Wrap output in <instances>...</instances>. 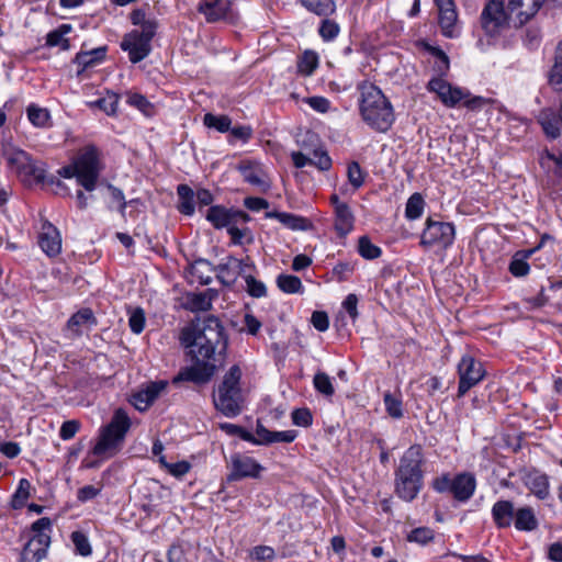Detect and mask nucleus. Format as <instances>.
<instances>
[{
    "instance_id": "9",
    "label": "nucleus",
    "mask_w": 562,
    "mask_h": 562,
    "mask_svg": "<svg viewBox=\"0 0 562 562\" xmlns=\"http://www.w3.org/2000/svg\"><path fill=\"white\" fill-rule=\"evenodd\" d=\"M510 19V13L505 10L504 0H490L481 12L480 24L484 34L494 38L509 26Z\"/></svg>"
},
{
    "instance_id": "31",
    "label": "nucleus",
    "mask_w": 562,
    "mask_h": 562,
    "mask_svg": "<svg viewBox=\"0 0 562 562\" xmlns=\"http://www.w3.org/2000/svg\"><path fill=\"white\" fill-rule=\"evenodd\" d=\"M30 154L14 147L11 144L2 145V158L5 160L8 167L18 173L23 165L29 164Z\"/></svg>"
},
{
    "instance_id": "46",
    "label": "nucleus",
    "mask_w": 562,
    "mask_h": 562,
    "mask_svg": "<svg viewBox=\"0 0 562 562\" xmlns=\"http://www.w3.org/2000/svg\"><path fill=\"white\" fill-rule=\"evenodd\" d=\"M313 383L316 391L325 396H331L335 393L329 375L324 372L316 373L314 375Z\"/></svg>"
},
{
    "instance_id": "41",
    "label": "nucleus",
    "mask_w": 562,
    "mask_h": 562,
    "mask_svg": "<svg viewBox=\"0 0 562 562\" xmlns=\"http://www.w3.org/2000/svg\"><path fill=\"white\" fill-rule=\"evenodd\" d=\"M386 413L395 419L403 417V402L401 395L386 392L383 396Z\"/></svg>"
},
{
    "instance_id": "21",
    "label": "nucleus",
    "mask_w": 562,
    "mask_h": 562,
    "mask_svg": "<svg viewBox=\"0 0 562 562\" xmlns=\"http://www.w3.org/2000/svg\"><path fill=\"white\" fill-rule=\"evenodd\" d=\"M38 245L48 257H56L61 250V237L57 227L48 221L42 224Z\"/></svg>"
},
{
    "instance_id": "34",
    "label": "nucleus",
    "mask_w": 562,
    "mask_h": 562,
    "mask_svg": "<svg viewBox=\"0 0 562 562\" xmlns=\"http://www.w3.org/2000/svg\"><path fill=\"white\" fill-rule=\"evenodd\" d=\"M548 82L555 91H562V41L558 44L553 65L548 75Z\"/></svg>"
},
{
    "instance_id": "59",
    "label": "nucleus",
    "mask_w": 562,
    "mask_h": 562,
    "mask_svg": "<svg viewBox=\"0 0 562 562\" xmlns=\"http://www.w3.org/2000/svg\"><path fill=\"white\" fill-rule=\"evenodd\" d=\"M530 267L525 259L514 258L509 263V272L517 278L529 273Z\"/></svg>"
},
{
    "instance_id": "48",
    "label": "nucleus",
    "mask_w": 562,
    "mask_h": 562,
    "mask_svg": "<svg viewBox=\"0 0 562 562\" xmlns=\"http://www.w3.org/2000/svg\"><path fill=\"white\" fill-rule=\"evenodd\" d=\"M93 104L108 115H113L117 110L119 95L116 93H108L106 97L98 99Z\"/></svg>"
},
{
    "instance_id": "8",
    "label": "nucleus",
    "mask_w": 562,
    "mask_h": 562,
    "mask_svg": "<svg viewBox=\"0 0 562 562\" xmlns=\"http://www.w3.org/2000/svg\"><path fill=\"white\" fill-rule=\"evenodd\" d=\"M78 170V184L91 192L102 171L99 149L93 145L83 147L74 158Z\"/></svg>"
},
{
    "instance_id": "11",
    "label": "nucleus",
    "mask_w": 562,
    "mask_h": 562,
    "mask_svg": "<svg viewBox=\"0 0 562 562\" xmlns=\"http://www.w3.org/2000/svg\"><path fill=\"white\" fill-rule=\"evenodd\" d=\"M459 386L458 396H464L470 389L483 380L485 371L483 364L472 356L465 355L458 364Z\"/></svg>"
},
{
    "instance_id": "27",
    "label": "nucleus",
    "mask_w": 562,
    "mask_h": 562,
    "mask_svg": "<svg viewBox=\"0 0 562 562\" xmlns=\"http://www.w3.org/2000/svg\"><path fill=\"white\" fill-rule=\"evenodd\" d=\"M266 217L276 218L292 231H308L312 228V223L308 218L292 213L270 211L266 213Z\"/></svg>"
},
{
    "instance_id": "57",
    "label": "nucleus",
    "mask_w": 562,
    "mask_h": 562,
    "mask_svg": "<svg viewBox=\"0 0 562 562\" xmlns=\"http://www.w3.org/2000/svg\"><path fill=\"white\" fill-rule=\"evenodd\" d=\"M355 267L350 262H338L333 268V276L337 279L339 282L347 281L349 276L353 272Z\"/></svg>"
},
{
    "instance_id": "33",
    "label": "nucleus",
    "mask_w": 562,
    "mask_h": 562,
    "mask_svg": "<svg viewBox=\"0 0 562 562\" xmlns=\"http://www.w3.org/2000/svg\"><path fill=\"white\" fill-rule=\"evenodd\" d=\"M177 194H178V211L186 215V216H192L195 211L194 206V191L191 189L188 184H179L177 187Z\"/></svg>"
},
{
    "instance_id": "58",
    "label": "nucleus",
    "mask_w": 562,
    "mask_h": 562,
    "mask_svg": "<svg viewBox=\"0 0 562 562\" xmlns=\"http://www.w3.org/2000/svg\"><path fill=\"white\" fill-rule=\"evenodd\" d=\"M311 165L317 167L322 171H327L331 167V158L326 151L314 150V158H312Z\"/></svg>"
},
{
    "instance_id": "6",
    "label": "nucleus",
    "mask_w": 562,
    "mask_h": 562,
    "mask_svg": "<svg viewBox=\"0 0 562 562\" xmlns=\"http://www.w3.org/2000/svg\"><path fill=\"white\" fill-rule=\"evenodd\" d=\"M431 488L439 494H450L454 501L467 503L472 498L476 490V477L472 472H460L451 475L441 473L432 479Z\"/></svg>"
},
{
    "instance_id": "32",
    "label": "nucleus",
    "mask_w": 562,
    "mask_h": 562,
    "mask_svg": "<svg viewBox=\"0 0 562 562\" xmlns=\"http://www.w3.org/2000/svg\"><path fill=\"white\" fill-rule=\"evenodd\" d=\"M539 521L533 508L530 506H521L517 508L514 527L518 531L530 532L538 528Z\"/></svg>"
},
{
    "instance_id": "14",
    "label": "nucleus",
    "mask_w": 562,
    "mask_h": 562,
    "mask_svg": "<svg viewBox=\"0 0 562 562\" xmlns=\"http://www.w3.org/2000/svg\"><path fill=\"white\" fill-rule=\"evenodd\" d=\"M430 92H435L440 101L448 108L456 106L460 101L467 99L470 93L461 88L451 86L442 78H432L427 85Z\"/></svg>"
},
{
    "instance_id": "12",
    "label": "nucleus",
    "mask_w": 562,
    "mask_h": 562,
    "mask_svg": "<svg viewBox=\"0 0 562 562\" xmlns=\"http://www.w3.org/2000/svg\"><path fill=\"white\" fill-rule=\"evenodd\" d=\"M205 218L214 228L222 229L228 228L233 224L247 223L250 216L241 210L227 209L223 205H211L206 211Z\"/></svg>"
},
{
    "instance_id": "47",
    "label": "nucleus",
    "mask_w": 562,
    "mask_h": 562,
    "mask_svg": "<svg viewBox=\"0 0 562 562\" xmlns=\"http://www.w3.org/2000/svg\"><path fill=\"white\" fill-rule=\"evenodd\" d=\"M95 322L93 313L90 308H82L75 313L67 322V325L71 329L78 330L79 327L89 323Z\"/></svg>"
},
{
    "instance_id": "45",
    "label": "nucleus",
    "mask_w": 562,
    "mask_h": 562,
    "mask_svg": "<svg viewBox=\"0 0 562 562\" xmlns=\"http://www.w3.org/2000/svg\"><path fill=\"white\" fill-rule=\"evenodd\" d=\"M435 531L429 527H418L413 529L406 537L407 541L425 546L432 541Z\"/></svg>"
},
{
    "instance_id": "54",
    "label": "nucleus",
    "mask_w": 562,
    "mask_h": 562,
    "mask_svg": "<svg viewBox=\"0 0 562 562\" xmlns=\"http://www.w3.org/2000/svg\"><path fill=\"white\" fill-rule=\"evenodd\" d=\"M294 425L300 427H308L312 425L313 416L308 408H296L291 414Z\"/></svg>"
},
{
    "instance_id": "19",
    "label": "nucleus",
    "mask_w": 562,
    "mask_h": 562,
    "mask_svg": "<svg viewBox=\"0 0 562 562\" xmlns=\"http://www.w3.org/2000/svg\"><path fill=\"white\" fill-rule=\"evenodd\" d=\"M439 11L438 23L443 36L452 38L456 36V24L458 13L453 0H434Z\"/></svg>"
},
{
    "instance_id": "28",
    "label": "nucleus",
    "mask_w": 562,
    "mask_h": 562,
    "mask_svg": "<svg viewBox=\"0 0 562 562\" xmlns=\"http://www.w3.org/2000/svg\"><path fill=\"white\" fill-rule=\"evenodd\" d=\"M256 435L259 437L261 445H271L274 442L290 443L294 441L297 432L295 430L271 431L258 422L256 426Z\"/></svg>"
},
{
    "instance_id": "3",
    "label": "nucleus",
    "mask_w": 562,
    "mask_h": 562,
    "mask_svg": "<svg viewBox=\"0 0 562 562\" xmlns=\"http://www.w3.org/2000/svg\"><path fill=\"white\" fill-rule=\"evenodd\" d=\"M359 90L361 93L360 113L362 120L379 133L387 132L395 121L390 100L379 87L371 82H362Z\"/></svg>"
},
{
    "instance_id": "49",
    "label": "nucleus",
    "mask_w": 562,
    "mask_h": 562,
    "mask_svg": "<svg viewBox=\"0 0 562 562\" xmlns=\"http://www.w3.org/2000/svg\"><path fill=\"white\" fill-rule=\"evenodd\" d=\"M347 177L353 189H359L364 183V175L357 161H351L347 168Z\"/></svg>"
},
{
    "instance_id": "22",
    "label": "nucleus",
    "mask_w": 562,
    "mask_h": 562,
    "mask_svg": "<svg viewBox=\"0 0 562 562\" xmlns=\"http://www.w3.org/2000/svg\"><path fill=\"white\" fill-rule=\"evenodd\" d=\"M229 0H204L198 4V12L205 16L206 22L215 23L228 18L231 11Z\"/></svg>"
},
{
    "instance_id": "62",
    "label": "nucleus",
    "mask_w": 562,
    "mask_h": 562,
    "mask_svg": "<svg viewBox=\"0 0 562 562\" xmlns=\"http://www.w3.org/2000/svg\"><path fill=\"white\" fill-rule=\"evenodd\" d=\"M311 322L318 331H326L329 327L328 315L323 311L313 312Z\"/></svg>"
},
{
    "instance_id": "37",
    "label": "nucleus",
    "mask_w": 562,
    "mask_h": 562,
    "mask_svg": "<svg viewBox=\"0 0 562 562\" xmlns=\"http://www.w3.org/2000/svg\"><path fill=\"white\" fill-rule=\"evenodd\" d=\"M192 274L196 277L201 284L209 285L213 278L214 266L206 259H196L192 265Z\"/></svg>"
},
{
    "instance_id": "55",
    "label": "nucleus",
    "mask_w": 562,
    "mask_h": 562,
    "mask_svg": "<svg viewBox=\"0 0 562 562\" xmlns=\"http://www.w3.org/2000/svg\"><path fill=\"white\" fill-rule=\"evenodd\" d=\"M128 325L134 334H140L145 327V313L142 308H136L130 316Z\"/></svg>"
},
{
    "instance_id": "4",
    "label": "nucleus",
    "mask_w": 562,
    "mask_h": 562,
    "mask_svg": "<svg viewBox=\"0 0 562 562\" xmlns=\"http://www.w3.org/2000/svg\"><path fill=\"white\" fill-rule=\"evenodd\" d=\"M240 379V368L236 364L231 367L213 394L214 407L225 417L234 418L244 409Z\"/></svg>"
},
{
    "instance_id": "25",
    "label": "nucleus",
    "mask_w": 562,
    "mask_h": 562,
    "mask_svg": "<svg viewBox=\"0 0 562 562\" xmlns=\"http://www.w3.org/2000/svg\"><path fill=\"white\" fill-rule=\"evenodd\" d=\"M16 175L27 186L42 183L45 181V165L30 156L29 164L23 165Z\"/></svg>"
},
{
    "instance_id": "56",
    "label": "nucleus",
    "mask_w": 562,
    "mask_h": 562,
    "mask_svg": "<svg viewBox=\"0 0 562 562\" xmlns=\"http://www.w3.org/2000/svg\"><path fill=\"white\" fill-rule=\"evenodd\" d=\"M80 422L77 419L66 420L61 424L59 437L63 440H70L80 429Z\"/></svg>"
},
{
    "instance_id": "17",
    "label": "nucleus",
    "mask_w": 562,
    "mask_h": 562,
    "mask_svg": "<svg viewBox=\"0 0 562 562\" xmlns=\"http://www.w3.org/2000/svg\"><path fill=\"white\" fill-rule=\"evenodd\" d=\"M244 181L262 192L270 189V181L262 164L254 160H243L237 166Z\"/></svg>"
},
{
    "instance_id": "13",
    "label": "nucleus",
    "mask_w": 562,
    "mask_h": 562,
    "mask_svg": "<svg viewBox=\"0 0 562 562\" xmlns=\"http://www.w3.org/2000/svg\"><path fill=\"white\" fill-rule=\"evenodd\" d=\"M263 467L254 458L234 453L231 456V472L227 475L228 482L240 481L246 477L259 479Z\"/></svg>"
},
{
    "instance_id": "10",
    "label": "nucleus",
    "mask_w": 562,
    "mask_h": 562,
    "mask_svg": "<svg viewBox=\"0 0 562 562\" xmlns=\"http://www.w3.org/2000/svg\"><path fill=\"white\" fill-rule=\"evenodd\" d=\"M456 237V228L452 223L435 221L428 217L420 236V245L425 248L439 246L443 249L450 247Z\"/></svg>"
},
{
    "instance_id": "7",
    "label": "nucleus",
    "mask_w": 562,
    "mask_h": 562,
    "mask_svg": "<svg viewBox=\"0 0 562 562\" xmlns=\"http://www.w3.org/2000/svg\"><path fill=\"white\" fill-rule=\"evenodd\" d=\"M33 537L24 544L20 562H41L46 558L50 544L52 520L42 517L31 526Z\"/></svg>"
},
{
    "instance_id": "52",
    "label": "nucleus",
    "mask_w": 562,
    "mask_h": 562,
    "mask_svg": "<svg viewBox=\"0 0 562 562\" xmlns=\"http://www.w3.org/2000/svg\"><path fill=\"white\" fill-rule=\"evenodd\" d=\"M71 541L75 544L76 552L82 557L91 554V546L85 533L81 531H74L71 533Z\"/></svg>"
},
{
    "instance_id": "40",
    "label": "nucleus",
    "mask_w": 562,
    "mask_h": 562,
    "mask_svg": "<svg viewBox=\"0 0 562 562\" xmlns=\"http://www.w3.org/2000/svg\"><path fill=\"white\" fill-rule=\"evenodd\" d=\"M425 207V201L420 193H413L407 202L405 207V216L408 220H417L422 216Z\"/></svg>"
},
{
    "instance_id": "20",
    "label": "nucleus",
    "mask_w": 562,
    "mask_h": 562,
    "mask_svg": "<svg viewBox=\"0 0 562 562\" xmlns=\"http://www.w3.org/2000/svg\"><path fill=\"white\" fill-rule=\"evenodd\" d=\"M166 386V381L150 382L145 389H142L132 395V405L139 412L147 411Z\"/></svg>"
},
{
    "instance_id": "15",
    "label": "nucleus",
    "mask_w": 562,
    "mask_h": 562,
    "mask_svg": "<svg viewBox=\"0 0 562 562\" xmlns=\"http://www.w3.org/2000/svg\"><path fill=\"white\" fill-rule=\"evenodd\" d=\"M120 46L127 52L130 61L133 64L142 61L151 52V42L138 35L137 30L125 34Z\"/></svg>"
},
{
    "instance_id": "23",
    "label": "nucleus",
    "mask_w": 562,
    "mask_h": 562,
    "mask_svg": "<svg viewBox=\"0 0 562 562\" xmlns=\"http://www.w3.org/2000/svg\"><path fill=\"white\" fill-rule=\"evenodd\" d=\"M517 508L508 499H499L494 503L491 514L495 526L498 529H506L514 525Z\"/></svg>"
},
{
    "instance_id": "53",
    "label": "nucleus",
    "mask_w": 562,
    "mask_h": 562,
    "mask_svg": "<svg viewBox=\"0 0 562 562\" xmlns=\"http://www.w3.org/2000/svg\"><path fill=\"white\" fill-rule=\"evenodd\" d=\"M339 25L329 19H324L321 23L318 33L324 41H333L339 34Z\"/></svg>"
},
{
    "instance_id": "30",
    "label": "nucleus",
    "mask_w": 562,
    "mask_h": 562,
    "mask_svg": "<svg viewBox=\"0 0 562 562\" xmlns=\"http://www.w3.org/2000/svg\"><path fill=\"white\" fill-rule=\"evenodd\" d=\"M560 116L550 108L542 109L537 117L547 137L555 139L560 136Z\"/></svg>"
},
{
    "instance_id": "39",
    "label": "nucleus",
    "mask_w": 562,
    "mask_h": 562,
    "mask_svg": "<svg viewBox=\"0 0 562 562\" xmlns=\"http://www.w3.org/2000/svg\"><path fill=\"white\" fill-rule=\"evenodd\" d=\"M278 288L288 294L303 292V284L299 277L292 274H280L277 278Z\"/></svg>"
},
{
    "instance_id": "42",
    "label": "nucleus",
    "mask_w": 562,
    "mask_h": 562,
    "mask_svg": "<svg viewBox=\"0 0 562 562\" xmlns=\"http://www.w3.org/2000/svg\"><path fill=\"white\" fill-rule=\"evenodd\" d=\"M127 103L136 109H138L146 116L154 115L155 108L153 103L148 101V99L138 92H130L127 93Z\"/></svg>"
},
{
    "instance_id": "61",
    "label": "nucleus",
    "mask_w": 562,
    "mask_h": 562,
    "mask_svg": "<svg viewBox=\"0 0 562 562\" xmlns=\"http://www.w3.org/2000/svg\"><path fill=\"white\" fill-rule=\"evenodd\" d=\"M305 102L316 112L326 113L330 109V101L325 97H310Z\"/></svg>"
},
{
    "instance_id": "64",
    "label": "nucleus",
    "mask_w": 562,
    "mask_h": 562,
    "mask_svg": "<svg viewBox=\"0 0 562 562\" xmlns=\"http://www.w3.org/2000/svg\"><path fill=\"white\" fill-rule=\"evenodd\" d=\"M168 562H183L186 551L180 543H172L167 552Z\"/></svg>"
},
{
    "instance_id": "29",
    "label": "nucleus",
    "mask_w": 562,
    "mask_h": 562,
    "mask_svg": "<svg viewBox=\"0 0 562 562\" xmlns=\"http://www.w3.org/2000/svg\"><path fill=\"white\" fill-rule=\"evenodd\" d=\"M334 227L339 237H346L355 227V215L349 205L336 207Z\"/></svg>"
},
{
    "instance_id": "44",
    "label": "nucleus",
    "mask_w": 562,
    "mask_h": 562,
    "mask_svg": "<svg viewBox=\"0 0 562 562\" xmlns=\"http://www.w3.org/2000/svg\"><path fill=\"white\" fill-rule=\"evenodd\" d=\"M358 252L362 258L373 260L381 256L382 250L368 236H361L358 240Z\"/></svg>"
},
{
    "instance_id": "26",
    "label": "nucleus",
    "mask_w": 562,
    "mask_h": 562,
    "mask_svg": "<svg viewBox=\"0 0 562 562\" xmlns=\"http://www.w3.org/2000/svg\"><path fill=\"white\" fill-rule=\"evenodd\" d=\"M522 480L525 485L538 498L544 499L549 495V481L546 474L531 470L524 475Z\"/></svg>"
},
{
    "instance_id": "5",
    "label": "nucleus",
    "mask_w": 562,
    "mask_h": 562,
    "mask_svg": "<svg viewBox=\"0 0 562 562\" xmlns=\"http://www.w3.org/2000/svg\"><path fill=\"white\" fill-rule=\"evenodd\" d=\"M131 426L132 422L125 409L116 408L110 423L101 427L98 441L92 448V453L94 456H103L108 452L116 453L120 451Z\"/></svg>"
},
{
    "instance_id": "35",
    "label": "nucleus",
    "mask_w": 562,
    "mask_h": 562,
    "mask_svg": "<svg viewBox=\"0 0 562 562\" xmlns=\"http://www.w3.org/2000/svg\"><path fill=\"white\" fill-rule=\"evenodd\" d=\"M29 121L38 128H48L52 126L50 113L46 108H41L35 103H31L26 109Z\"/></svg>"
},
{
    "instance_id": "16",
    "label": "nucleus",
    "mask_w": 562,
    "mask_h": 562,
    "mask_svg": "<svg viewBox=\"0 0 562 562\" xmlns=\"http://www.w3.org/2000/svg\"><path fill=\"white\" fill-rule=\"evenodd\" d=\"M246 267L252 268L254 266L244 263L243 260H239L234 256H227L221 263L214 266V272L222 285L231 288L235 284L238 277L245 271Z\"/></svg>"
},
{
    "instance_id": "51",
    "label": "nucleus",
    "mask_w": 562,
    "mask_h": 562,
    "mask_svg": "<svg viewBox=\"0 0 562 562\" xmlns=\"http://www.w3.org/2000/svg\"><path fill=\"white\" fill-rule=\"evenodd\" d=\"M244 279L247 285V292L250 296L259 299L267 295V288L263 282L250 274L244 276Z\"/></svg>"
},
{
    "instance_id": "63",
    "label": "nucleus",
    "mask_w": 562,
    "mask_h": 562,
    "mask_svg": "<svg viewBox=\"0 0 562 562\" xmlns=\"http://www.w3.org/2000/svg\"><path fill=\"white\" fill-rule=\"evenodd\" d=\"M101 493L100 487H95L93 485H85L77 492V498L79 502L85 503L90 499H93Z\"/></svg>"
},
{
    "instance_id": "36",
    "label": "nucleus",
    "mask_w": 562,
    "mask_h": 562,
    "mask_svg": "<svg viewBox=\"0 0 562 562\" xmlns=\"http://www.w3.org/2000/svg\"><path fill=\"white\" fill-rule=\"evenodd\" d=\"M300 2L307 11L319 16H328L336 11L335 0H300Z\"/></svg>"
},
{
    "instance_id": "2",
    "label": "nucleus",
    "mask_w": 562,
    "mask_h": 562,
    "mask_svg": "<svg viewBox=\"0 0 562 562\" xmlns=\"http://www.w3.org/2000/svg\"><path fill=\"white\" fill-rule=\"evenodd\" d=\"M425 457L419 445L411 446L394 470V494L406 503L417 498L424 487Z\"/></svg>"
},
{
    "instance_id": "18",
    "label": "nucleus",
    "mask_w": 562,
    "mask_h": 562,
    "mask_svg": "<svg viewBox=\"0 0 562 562\" xmlns=\"http://www.w3.org/2000/svg\"><path fill=\"white\" fill-rule=\"evenodd\" d=\"M543 0H508L507 9L510 15H515L514 24L522 26L536 15Z\"/></svg>"
},
{
    "instance_id": "24",
    "label": "nucleus",
    "mask_w": 562,
    "mask_h": 562,
    "mask_svg": "<svg viewBox=\"0 0 562 562\" xmlns=\"http://www.w3.org/2000/svg\"><path fill=\"white\" fill-rule=\"evenodd\" d=\"M106 50V46H101L91 50L77 53L74 58V63L78 65L77 77L80 78L87 69L102 63L105 59Z\"/></svg>"
},
{
    "instance_id": "38",
    "label": "nucleus",
    "mask_w": 562,
    "mask_h": 562,
    "mask_svg": "<svg viewBox=\"0 0 562 562\" xmlns=\"http://www.w3.org/2000/svg\"><path fill=\"white\" fill-rule=\"evenodd\" d=\"M318 67V55L314 50H305L297 60V71L303 76H311Z\"/></svg>"
},
{
    "instance_id": "60",
    "label": "nucleus",
    "mask_w": 562,
    "mask_h": 562,
    "mask_svg": "<svg viewBox=\"0 0 562 562\" xmlns=\"http://www.w3.org/2000/svg\"><path fill=\"white\" fill-rule=\"evenodd\" d=\"M46 45L54 47L60 45L63 49H69L70 43L68 38H65L64 35L59 33L56 29L49 32L46 36Z\"/></svg>"
},
{
    "instance_id": "50",
    "label": "nucleus",
    "mask_w": 562,
    "mask_h": 562,
    "mask_svg": "<svg viewBox=\"0 0 562 562\" xmlns=\"http://www.w3.org/2000/svg\"><path fill=\"white\" fill-rule=\"evenodd\" d=\"M30 488L31 483L29 480L21 479L12 499L14 508H20L25 504L26 499L30 497Z\"/></svg>"
},
{
    "instance_id": "43",
    "label": "nucleus",
    "mask_w": 562,
    "mask_h": 562,
    "mask_svg": "<svg viewBox=\"0 0 562 562\" xmlns=\"http://www.w3.org/2000/svg\"><path fill=\"white\" fill-rule=\"evenodd\" d=\"M203 123L209 128H214L221 133H226L231 130L232 120L227 115H215L206 113L203 117Z\"/></svg>"
},
{
    "instance_id": "1",
    "label": "nucleus",
    "mask_w": 562,
    "mask_h": 562,
    "mask_svg": "<svg viewBox=\"0 0 562 562\" xmlns=\"http://www.w3.org/2000/svg\"><path fill=\"white\" fill-rule=\"evenodd\" d=\"M180 344L186 349L191 366L180 370L173 382L209 383L225 364L228 336L214 315L195 317L180 333Z\"/></svg>"
}]
</instances>
